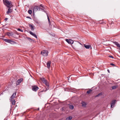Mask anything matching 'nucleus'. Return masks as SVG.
Listing matches in <instances>:
<instances>
[{
  "label": "nucleus",
  "mask_w": 120,
  "mask_h": 120,
  "mask_svg": "<svg viewBox=\"0 0 120 120\" xmlns=\"http://www.w3.org/2000/svg\"><path fill=\"white\" fill-rule=\"evenodd\" d=\"M23 80V79L22 78H21L17 81L16 82V85H19L22 81Z\"/></svg>",
  "instance_id": "8"
},
{
  "label": "nucleus",
  "mask_w": 120,
  "mask_h": 120,
  "mask_svg": "<svg viewBox=\"0 0 120 120\" xmlns=\"http://www.w3.org/2000/svg\"><path fill=\"white\" fill-rule=\"evenodd\" d=\"M10 101H11V103L12 104V105H14L15 104V101L14 100H10Z\"/></svg>",
  "instance_id": "19"
},
{
  "label": "nucleus",
  "mask_w": 120,
  "mask_h": 120,
  "mask_svg": "<svg viewBox=\"0 0 120 120\" xmlns=\"http://www.w3.org/2000/svg\"><path fill=\"white\" fill-rule=\"evenodd\" d=\"M26 18H27L30 19H31V18H30V17H29V16H27L26 17Z\"/></svg>",
  "instance_id": "32"
},
{
  "label": "nucleus",
  "mask_w": 120,
  "mask_h": 120,
  "mask_svg": "<svg viewBox=\"0 0 120 120\" xmlns=\"http://www.w3.org/2000/svg\"><path fill=\"white\" fill-rule=\"evenodd\" d=\"M17 30H18V31H21V32H23V31L22 30H21L20 29H17Z\"/></svg>",
  "instance_id": "27"
},
{
  "label": "nucleus",
  "mask_w": 120,
  "mask_h": 120,
  "mask_svg": "<svg viewBox=\"0 0 120 120\" xmlns=\"http://www.w3.org/2000/svg\"><path fill=\"white\" fill-rule=\"evenodd\" d=\"M3 40L6 42L10 43L12 44H14L15 43V42L9 39H4Z\"/></svg>",
  "instance_id": "4"
},
{
  "label": "nucleus",
  "mask_w": 120,
  "mask_h": 120,
  "mask_svg": "<svg viewBox=\"0 0 120 120\" xmlns=\"http://www.w3.org/2000/svg\"><path fill=\"white\" fill-rule=\"evenodd\" d=\"M48 21L49 22V24L50 25V19H48Z\"/></svg>",
  "instance_id": "30"
},
{
  "label": "nucleus",
  "mask_w": 120,
  "mask_h": 120,
  "mask_svg": "<svg viewBox=\"0 0 120 120\" xmlns=\"http://www.w3.org/2000/svg\"><path fill=\"white\" fill-rule=\"evenodd\" d=\"M16 93L15 92L11 96V97L10 100H12V99H13L16 96Z\"/></svg>",
  "instance_id": "13"
},
{
  "label": "nucleus",
  "mask_w": 120,
  "mask_h": 120,
  "mask_svg": "<svg viewBox=\"0 0 120 120\" xmlns=\"http://www.w3.org/2000/svg\"><path fill=\"white\" fill-rule=\"evenodd\" d=\"M8 18H6L5 19V21H7L8 20Z\"/></svg>",
  "instance_id": "31"
},
{
  "label": "nucleus",
  "mask_w": 120,
  "mask_h": 120,
  "mask_svg": "<svg viewBox=\"0 0 120 120\" xmlns=\"http://www.w3.org/2000/svg\"><path fill=\"white\" fill-rule=\"evenodd\" d=\"M47 17H48V19H49V18L48 15H47Z\"/></svg>",
  "instance_id": "34"
},
{
  "label": "nucleus",
  "mask_w": 120,
  "mask_h": 120,
  "mask_svg": "<svg viewBox=\"0 0 120 120\" xmlns=\"http://www.w3.org/2000/svg\"><path fill=\"white\" fill-rule=\"evenodd\" d=\"M6 6L8 8V11L6 12L7 14L11 13L12 12V10L11 9V8L12 6V5H7Z\"/></svg>",
  "instance_id": "2"
},
{
  "label": "nucleus",
  "mask_w": 120,
  "mask_h": 120,
  "mask_svg": "<svg viewBox=\"0 0 120 120\" xmlns=\"http://www.w3.org/2000/svg\"><path fill=\"white\" fill-rule=\"evenodd\" d=\"M110 64V65L113 66H115V65L114 64H113V63H111Z\"/></svg>",
  "instance_id": "29"
},
{
  "label": "nucleus",
  "mask_w": 120,
  "mask_h": 120,
  "mask_svg": "<svg viewBox=\"0 0 120 120\" xmlns=\"http://www.w3.org/2000/svg\"><path fill=\"white\" fill-rule=\"evenodd\" d=\"M28 13L30 14H31L32 13V11L30 10H29L28 11Z\"/></svg>",
  "instance_id": "25"
},
{
  "label": "nucleus",
  "mask_w": 120,
  "mask_h": 120,
  "mask_svg": "<svg viewBox=\"0 0 120 120\" xmlns=\"http://www.w3.org/2000/svg\"><path fill=\"white\" fill-rule=\"evenodd\" d=\"M3 1L4 4L5 5H6V6L7 5H12L11 4V2L10 1L7 0H5V1H4V0H3Z\"/></svg>",
  "instance_id": "6"
},
{
  "label": "nucleus",
  "mask_w": 120,
  "mask_h": 120,
  "mask_svg": "<svg viewBox=\"0 0 120 120\" xmlns=\"http://www.w3.org/2000/svg\"><path fill=\"white\" fill-rule=\"evenodd\" d=\"M91 90H88L87 92V93L88 94H89L92 91Z\"/></svg>",
  "instance_id": "24"
},
{
  "label": "nucleus",
  "mask_w": 120,
  "mask_h": 120,
  "mask_svg": "<svg viewBox=\"0 0 120 120\" xmlns=\"http://www.w3.org/2000/svg\"><path fill=\"white\" fill-rule=\"evenodd\" d=\"M84 45L86 49H89L90 47H91V49H92L90 45H86L85 44Z\"/></svg>",
  "instance_id": "16"
},
{
  "label": "nucleus",
  "mask_w": 120,
  "mask_h": 120,
  "mask_svg": "<svg viewBox=\"0 0 120 120\" xmlns=\"http://www.w3.org/2000/svg\"><path fill=\"white\" fill-rule=\"evenodd\" d=\"M114 44H115L117 46L119 47L120 48V45L116 42H113Z\"/></svg>",
  "instance_id": "17"
},
{
  "label": "nucleus",
  "mask_w": 120,
  "mask_h": 120,
  "mask_svg": "<svg viewBox=\"0 0 120 120\" xmlns=\"http://www.w3.org/2000/svg\"><path fill=\"white\" fill-rule=\"evenodd\" d=\"M107 71H108V72H109V70L108 69Z\"/></svg>",
  "instance_id": "35"
},
{
  "label": "nucleus",
  "mask_w": 120,
  "mask_h": 120,
  "mask_svg": "<svg viewBox=\"0 0 120 120\" xmlns=\"http://www.w3.org/2000/svg\"><path fill=\"white\" fill-rule=\"evenodd\" d=\"M70 108L71 109H73L74 108V106L72 105H70L69 106Z\"/></svg>",
  "instance_id": "21"
},
{
  "label": "nucleus",
  "mask_w": 120,
  "mask_h": 120,
  "mask_svg": "<svg viewBox=\"0 0 120 120\" xmlns=\"http://www.w3.org/2000/svg\"><path fill=\"white\" fill-rule=\"evenodd\" d=\"M41 10L42 11H44V10L43 9L40 8L39 7L37 6H36L34 7L33 9V12L34 11H40Z\"/></svg>",
  "instance_id": "3"
},
{
  "label": "nucleus",
  "mask_w": 120,
  "mask_h": 120,
  "mask_svg": "<svg viewBox=\"0 0 120 120\" xmlns=\"http://www.w3.org/2000/svg\"><path fill=\"white\" fill-rule=\"evenodd\" d=\"M117 87V86H114L112 87V89H115Z\"/></svg>",
  "instance_id": "23"
},
{
  "label": "nucleus",
  "mask_w": 120,
  "mask_h": 120,
  "mask_svg": "<svg viewBox=\"0 0 120 120\" xmlns=\"http://www.w3.org/2000/svg\"><path fill=\"white\" fill-rule=\"evenodd\" d=\"M48 52L46 50H44L41 52V53L44 56H47L48 55Z\"/></svg>",
  "instance_id": "5"
},
{
  "label": "nucleus",
  "mask_w": 120,
  "mask_h": 120,
  "mask_svg": "<svg viewBox=\"0 0 120 120\" xmlns=\"http://www.w3.org/2000/svg\"><path fill=\"white\" fill-rule=\"evenodd\" d=\"M109 57L112 58V59H113L114 58L112 56H109Z\"/></svg>",
  "instance_id": "28"
},
{
  "label": "nucleus",
  "mask_w": 120,
  "mask_h": 120,
  "mask_svg": "<svg viewBox=\"0 0 120 120\" xmlns=\"http://www.w3.org/2000/svg\"><path fill=\"white\" fill-rule=\"evenodd\" d=\"M40 93H39L38 94L39 95H40Z\"/></svg>",
  "instance_id": "36"
},
{
  "label": "nucleus",
  "mask_w": 120,
  "mask_h": 120,
  "mask_svg": "<svg viewBox=\"0 0 120 120\" xmlns=\"http://www.w3.org/2000/svg\"><path fill=\"white\" fill-rule=\"evenodd\" d=\"M72 118V116H70L66 118V120H71Z\"/></svg>",
  "instance_id": "20"
},
{
  "label": "nucleus",
  "mask_w": 120,
  "mask_h": 120,
  "mask_svg": "<svg viewBox=\"0 0 120 120\" xmlns=\"http://www.w3.org/2000/svg\"><path fill=\"white\" fill-rule=\"evenodd\" d=\"M29 33L30 34L34 36L36 38H37V36L35 34H34L31 31H30L29 32Z\"/></svg>",
  "instance_id": "12"
},
{
  "label": "nucleus",
  "mask_w": 120,
  "mask_h": 120,
  "mask_svg": "<svg viewBox=\"0 0 120 120\" xmlns=\"http://www.w3.org/2000/svg\"><path fill=\"white\" fill-rule=\"evenodd\" d=\"M29 26L30 27V29L31 30H34V26L33 25L29 24Z\"/></svg>",
  "instance_id": "15"
},
{
  "label": "nucleus",
  "mask_w": 120,
  "mask_h": 120,
  "mask_svg": "<svg viewBox=\"0 0 120 120\" xmlns=\"http://www.w3.org/2000/svg\"><path fill=\"white\" fill-rule=\"evenodd\" d=\"M41 7H42V8H43V5L42 4H41L40 6Z\"/></svg>",
  "instance_id": "33"
},
{
  "label": "nucleus",
  "mask_w": 120,
  "mask_h": 120,
  "mask_svg": "<svg viewBox=\"0 0 120 120\" xmlns=\"http://www.w3.org/2000/svg\"><path fill=\"white\" fill-rule=\"evenodd\" d=\"M102 95V93H99V94H98V95H96L95 96V97H98L100 96L101 95Z\"/></svg>",
  "instance_id": "22"
},
{
  "label": "nucleus",
  "mask_w": 120,
  "mask_h": 120,
  "mask_svg": "<svg viewBox=\"0 0 120 120\" xmlns=\"http://www.w3.org/2000/svg\"><path fill=\"white\" fill-rule=\"evenodd\" d=\"M34 20L37 23H38L39 22L38 20L37 19H34Z\"/></svg>",
  "instance_id": "26"
},
{
  "label": "nucleus",
  "mask_w": 120,
  "mask_h": 120,
  "mask_svg": "<svg viewBox=\"0 0 120 120\" xmlns=\"http://www.w3.org/2000/svg\"><path fill=\"white\" fill-rule=\"evenodd\" d=\"M51 61H49L47 63V66L48 69H49L51 66Z\"/></svg>",
  "instance_id": "11"
},
{
  "label": "nucleus",
  "mask_w": 120,
  "mask_h": 120,
  "mask_svg": "<svg viewBox=\"0 0 120 120\" xmlns=\"http://www.w3.org/2000/svg\"><path fill=\"white\" fill-rule=\"evenodd\" d=\"M38 89V87L37 86H34L32 87V90L34 91H36Z\"/></svg>",
  "instance_id": "10"
},
{
  "label": "nucleus",
  "mask_w": 120,
  "mask_h": 120,
  "mask_svg": "<svg viewBox=\"0 0 120 120\" xmlns=\"http://www.w3.org/2000/svg\"><path fill=\"white\" fill-rule=\"evenodd\" d=\"M41 81L44 83L45 84V85L48 86V88L47 89L45 90V91H46L47 90H48L49 89L48 88V87L49 86V85L48 84V83H47V80L45 79V78H41Z\"/></svg>",
  "instance_id": "1"
},
{
  "label": "nucleus",
  "mask_w": 120,
  "mask_h": 120,
  "mask_svg": "<svg viewBox=\"0 0 120 120\" xmlns=\"http://www.w3.org/2000/svg\"><path fill=\"white\" fill-rule=\"evenodd\" d=\"M82 107H86V103L85 102H82Z\"/></svg>",
  "instance_id": "18"
},
{
  "label": "nucleus",
  "mask_w": 120,
  "mask_h": 120,
  "mask_svg": "<svg viewBox=\"0 0 120 120\" xmlns=\"http://www.w3.org/2000/svg\"><path fill=\"white\" fill-rule=\"evenodd\" d=\"M116 101L115 100H114L112 101V103L111 104V107L113 108L115 105Z\"/></svg>",
  "instance_id": "7"
},
{
  "label": "nucleus",
  "mask_w": 120,
  "mask_h": 120,
  "mask_svg": "<svg viewBox=\"0 0 120 120\" xmlns=\"http://www.w3.org/2000/svg\"><path fill=\"white\" fill-rule=\"evenodd\" d=\"M66 41L67 42L68 44H72L73 43V41L72 40L69 39L68 40V39H66Z\"/></svg>",
  "instance_id": "9"
},
{
  "label": "nucleus",
  "mask_w": 120,
  "mask_h": 120,
  "mask_svg": "<svg viewBox=\"0 0 120 120\" xmlns=\"http://www.w3.org/2000/svg\"><path fill=\"white\" fill-rule=\"evenodd\" d=\"M7 35L9 36H12L13 35V33L12 32H7Z\"/></svg>",
  "instance_id": "14"
}]
</instances>
